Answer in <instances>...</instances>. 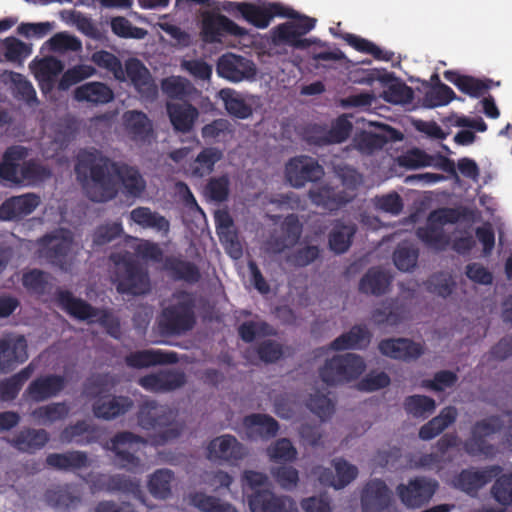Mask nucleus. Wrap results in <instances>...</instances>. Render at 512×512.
I'll use <instances>...</instances> for the list:
<instances>
[{
  "label": "nucleus",
  "instance_id": "nucleus-24",
  "mask_svg": "<svg viewBox=\"0 0 512 512\" xmlns=\"http://www.w3.org/2000/svg\"><path fill=\"white\" fill-rule=\"evenodd\" d=\"M126 74L136 91L142 98L153 101L158 95V88L151 77L149 70L138 59H131L126 63Z\"/></svg>",
  "mask_w": 512,
  "mask_h": 512
},
{
  "label": "nucleus",
  "instance_id": "nucleus-10",
  "mask_svg": "<svg viewBox=\"0 0 512 512\" xmlns=\"http://www.w3.org/2000/svg\"><path fill=\"white\" fill-rule=\"evenodd\" d=\"M503 426L504 422L498 415H492L477 421L472 426L471 436L464 442L466 453L470 456H494L495 446L488 443L486 438L500 432Z\"/></svg>",
  "mask_w": 512,
  "mask_h": 512
},
{
  "label": "nucleus",
  "instance_id": "nucleus-42",
  "mask_svg": "<svg viewBox=\"0 0 512 512\" xmlns=\"http://www.w3.org/2000/svg\"><path fill=\"white\" fill-rule=\"evenodd\" d=\"M356 229V225L353 223L346 224L337 220L328 236L330 249L336 254L345 253L352 244Z\"/></svg>",
  "mask_w": 512,
  "mask_h": 512
},
{
  "label": "nucleus",
  "instance_id": "nucleus-34",
  "mask_svg": "<svg viewBox=\"0 0 512 512\" xmlns=\"http://www.w3.org/2000/svg\"><path fill=\"white\" fill-rule=\"evenodd\" d=\"M166 109L174 130L181 133L190 132L199 116L197 108L188 102H169Z\"/></svg>",
  "mask_w": 512,
  "mask_h": 512
},
{
  "label": "nucleus",
  "instance_id": "nucleus-62",
  "mask_svg": "<svg viewBox=\"0 0 512 512\" xmlns=\"http://www.w3.org/2000/svg\"><path fill=\"white\" fill-rule=\"evenodd\" d=\"M384 99L393 104H409L414 99V91L405 82L395 79L383 92Z\"/></svg>",
  "mask_w": 512,
  "mask_h": 512
},
{
  "label": "nucleus",
  "instance_id": "nucleus-27",
  "mask_svg": "<svg viewBox=\"0 0 512 512\" xmlns=\"http://www.w3.org/2000/svg\"><path fill=\"white\" fill-rule=\"evenodd\" d=\"M178 354L174 351L160 349H146L131 352L125 357L127 366L141 369L155 365L175 364L178 362Z\"/></svg>",
  "mask_w": 512,
  "mask_h": 512
},
{
  "label": "nucleus",
  "instance_id": "nucleus-3",
  "mask_svg": "<svg viewBox=\"0 0 512 512\" xmlns=\"http://www.w3.org/2000/svg\"><path fill=\"white\" fill-rule=\"evenodd\" d=\"M177 298L179 300L163 308L158 317V327L163 335H183L196 324L194 298L184 291L179 293Z\"/></svg>",
  "mask_w": 512,
  "mask_h": 512
},
{
  "label": "nucleus",
  "instance_id": "nucleus-31",
  "mask_svg": "<svg viewBox=\"0 0 512 512\" xmlns=\"http://www.w3.org/2000/svg\"><path fill=\"white\" fill-rule=\"evenodd\" d=\"M124 124L130 138L138 143H149L153 137V125L148 116L138 110L124 113Z\"/></svg>",
  "mask_w": 512,
  "mask_h": 512
},
{
  "label": "nucleus",
  "instance_id": "nucleus-16",
  "mask_svg": "<svg viewBox=\"0 0 512 512\" xmlns=\"http://www.w3.org/2000/svg\"><path fill=\"white\" fill-rule=\"evenodd\" d=\"M72 243L70 236L47 234L39 240V252L48 263L61 270H66Z\"/></svg>",
  "mask_w": 512,
  "mask_h": 512
},
{
  "label": "nucleus",
  "instance_id": "nucleus-52",
  "mask_svg": "<svg viewBox=\"0 0 512 512\" xmlns=\"http://www.w3.org/2000/svg\"><path fill=\"white\" fill-rule=\"evenodd\" d=\"M92 432L93 429L85 420H79L75 424L65 427L61 431L59 439L66 444L87 445L93 441Z\"/></svg>",
  "mask_w": 512,
  "mask_h": 512
},
{
  "label": "nucleus",
  "instance_id": "nucleus-23",
  "mask_svg": "<svg viewBox=\"0 0 512 512\" xmlns=\"http://www.w3.org/2000/svg\"><path fill=\"white\" fill-rule=\"evenodd\" d=\"M248 505L251 512H298L290 498L277 496L269 489L248 495Z\"/></svg>",
  "mask_w": 512,
  "mask_h": 512
},
{
  "label": "nucleus",
  "instance_id": "nucleus-21",
  "mask_svg": "<svg viewBox=\"0 0 512 512\" xmlns=\"http://www.w3.org/2000/svg\"><path fill=\"white\" fill-rule=\"evenodd\" d=\"M501 472L502 467L499 465L488 466L481 470L463 469L456 476L454 486L469 495H475L479 489L491 482Z\"/></svg>",
  "mask_w": 512,
  "mask_h": 512
},
{
  "label": "nucleus",
  "instance_id": "nucleus-20",
  "mask_svg": "<svg viewBox=\"0 0 512 512\" xmlns=\"http://www.w3.org/2000/svg\"><path fill=\"white\" fill-rule=\"evenodd\" d=\"M245 456L244 446L237 438L225 434L212 439L207 446V458L210 461L235 464Z\"/></svg>",
  "mask_w": 512,
  "mask_h": 512
},
{
  "label": "nucleus",
  "instance_id": "nucleus-19",
  "mask_svg": "<svg viewBox=\"0 0 512 512\" xmlns=\"http://www.w3.org/2000/svg\"><path fill=\"white\" fill-rule=\"evenodd\" d=\"M27 341L23 335H7L0 339V373H8L28 359Z\"/></svg>",
  "mask_w": 512,
  "mask_h": 512
},
{
  "label": "nucleus",
  "instance_id": "nucleus-54",
  "mask_svg": "<svg viewBox=\"0 0 512 512\" xmlns=\"http://www.w3.org/2000/svg\"><path fill=\"white\" fill-rule=\"evenodd\" d=\"M97 73L92 65L78 64L67 69L61 76L57 88L60 91H67L73 85H76Z\"/></svg>",
  "mask_w": 512,
  "mask_h": 512
},
{
  "label": "nucleus",
  "instance_id": "nucleus-29",
  "mask_svg": "<svg viewBox=\"0 0 512 512\" xmlns=\"http://www.w3.org/2000/svg\"><path fill=\"white\" fill-rule=\"evenodd\" d=\"M243 426L249 438L268 440L275 437L279 431V423L270 415L252 413L243 418Z\"/></svg>",
  "mask_w": 512,
  "mask_h": 512
},
{
  "label": "nucleus",
  "instance_id": "nucleus-6",
  "mask_svg": "<svg viewBox=\"0 0 512 512\" xmlns=\"http://www.w3.org/2000/svg\"><path fill=\"white\" fill-rule=\"evenodd\" d=\"M287 13L293 16H284L291 19L285 23L279 24L273 28V39L276 43L286 44L295 49H307L317 42L316 39L304 38L301 36L314 29L317 20L315 18L302 15L296 10L287 7Z\"/></svg>",
  "mask_w": 512,
  "mask_h": 512
},
{
  "label": "nucleus",
  "instance_id": "nucleus-15",
  "mask_svg": "<svg viewBox=\"0 0 512 512\" xmlns=\"http://www.w3.org/2000/svg\"><path fill=\"white\" fill-rule=\"evenodd\" d=\"M66 378L58 374L41 375L33 379L23 393V398L35 403L58 396L66 387Z\"/></svg>",
  "mask_w": 512,
  "mask_h": 512
},
{
  "label": "nucleus",
  "instance_id": "nucleus-1",
  "mask_svg": "<svg viewBox=\"0 0 512 512\" xmlns=\"http://www.w3.org/2000/svg\"><path fill=\"white\" fill-rule=\"evenodd\" d=\"M74 170L80 183L84 185L88 180L93 183L87 191L93 202H107L117 196L114 176L128 196L139 197L146 188V182L136 167L113 161L96 148L81 149L76 156Z\"/></svg>",
  "mask_w": 512,
  "mask_h": 512
},
{
  "label": "nucleus",
  "instance_id": "nucleus-14",
  "mask_svg": "<svg viewBox=\"0 0 512 512\" xmlns=\"http://www.w3.org/2000/svg\"><path fill=\"white\" fill-rule=\"evenodd\" d=\"M308 197L313 205L325 211L333 212L351 202L354 195L343 187L325 183L313 186L308 191Z\"/></svg>",
  "mask_w": 512,
  "mask_h": 512
},
{
  "label": "nucleus",
  "instance_id": "nucleus-56",
  "mask_svg": "<svg viewBox=\"0 0 512 512\" xmlns=\"http://www.w3.org/2000/svg\"><path fill=\"white\" fill-rule=\"evenodd\" d=\"M342 38L355 50L362 53L370 54L376 60L390 61L392 59V52L383 51L376 44L365 38H362L351 33H345Z\"/></svg>",
  "mask_w": 512,
  "mask_h": 512
},
{
  "label": "nucleus",
  "instance_id": "nucleus-32",
  "mask_svg": "<svg viewBox=\"0 0 512 512\" xmlns=\"http://www.w3.org/2000/svg\"><path fill=\"white\" fill-rule=\"evenodd\" d=\"M336 475L329 468H323L319 474V481L335 489H342L353 481L358 474L356 466L349 464L344 459H337L334 461Z\"/></svg>",
  "mask_w": 512,
  "mask_h": 512
},
{
  "label": "nucleus",
  "instance_id": "nucleus-51",
  "mask_svg": "<svg viewBox=\"0 0 512 512\" xmlns=\"http://www.w3.org/2000/svg\"><path fill=\"white\" fill-rule=\"evenodd\" d=\"M173 480L174 473L171 470L166 468L157 469L149 477L148 490L154 498L165 500L172 494Z\"/></svg>",
  "mask_w": 512,
  "mask_h": 512
},
{
  "label": "nucleus",
  "instance_id": "nucleus-22",
  "mask_svg": "<svg viewBox=\"0 0 512 512\" xmlns=\"http://www.w3.org/2000/svg\"><path fill=\"white\" fill-rule=\"evenodd\" d=\"M380 353L386 357L410 362L421 357L425 347L408 338H387L378 344Z\"/></svg>",
  "mask_w": 512,
  "mask_h": 512
},
{
  "label": "nucleus",
  "instance_id": "nucleus-7",
  "mask_svg": "<svg viewBox=\"0 0 512 512\" xmlns=\"http://www.w3.org/2000/svg\"><path fill=\"white\" fill-rule=\"evenodd\" d=\"M365 368L366 365L361 356L346 353L326 360L319 369V376L325 384L333 386L358 378Z\"/></svg>",
  "mask_w": 512,
  "mask_h": 512
},
{
  "label": "nucleus",
  "instance_id": "nucleus-44",
  "mask_svg": "<svg viewBox=\"0 0 512 512\" xmlns=\"http://www.w3.org/2000/svg\"><path fill=\"white\" fill-rule=\"evenodd\" d=\"M130 218L133 222L142 228H151L164 235L170 231V222L157 212H152L148 207H137L130 212Z\"/></svg>",
  "mask_w": 512,
  "mask_h": 512
},
{
  "label": "nucleus",
  "instance_id": "nucleus-26",
  "mask_svg": "<svg viewBox=\"0 0 512 512\" xmlns=\"http://www.w3.org/2000/svg\"><path fill=\"white\" fill-rule=\"evenodd\" d=\"M186 383L184 372L168 370L145 375L139 379V385L151 392H169L176 390Z\"/></svg>",
  "mask_w": 512,
  "mask_h": 512
},
{
  "label": "nucleus",
  "instance_id": "nucleus-2",
  "mask_svg": "<svg viewBox=\"0 0 512 512\" xmlns=\"http://www.w3.org/2000/svg\"><path fill=\"white\" fill-rule=\"evenodd\" d=\"M30 149L22 145H11L6 148L0 162V179L11 184L37 185L52 176L50 168L37 159L26 158Z\"/></svg>",
  "mask_w": 512,
  "mask_h": 512
},
{
  "label": "nucleus",
  "instance_id": "nucleus-4",
  "mask_svg": "<svg viewBox=\"0 0 512 512\" xmlns=\"http://www.w3.org/2000/svg\"><path fill=\"white\" fill-rule=\"evenodd\" d=\"M56 299L58 305L70 316L81 321L97 318V322L106 328L109 335L119 337L120 323L107 310L96 308L85 300L74 297L68 290L57 291Z\"/></svg>",
  "mask_w": 512,
  "mask_h": 512
},
{
  "label": "nucleus",
  "instance_id": "nucleus-58",
  "mask_svg": "<svg viewBox=\"0 0 512 512\" xmlns=\"http://www.w3.org/2000/svg\"><path fill=\"white\" fill-rule=\"evenodd\" d=\"M91 61L99 68L105 69L113 74L115 79L124 80L125 73L120 59L113 53L106 50H99L91 55Z\"/></svg>",
  "mask_w": 512,
  "mask_h": 512
},
{
  "label": "nucleus",
  "instance_id": "nucleus-39",
  "mask_svg": "<svg viewBox=\"0 0 512 512\" xmlns=\"http://www.w3.org/2000/svg\"><path fill=\"white\" fill-rule=\"evenodd\" d=\"M457 415V409L454 406L443 408L439 415L433 417L419 429V438L424 441L432 440L453 424Z\"/></svg>",
  "mask_w": 512,
  "mask_h": 512
},
{
  "label": "nucleus",
  "instance_id": "nucleus-38",
  "mask_svg": "<svg viewBox=\"0 0 512 512\" xmlns=\"http://www.w3.org/2000/svg\"><path fill=\"white\" fill-rule=\"evenodd\" d=\"M457 415V409L454 406L443 408L439 415L433 417L419 429V438L424 441L432 440L453 424Z\"/></svg>",
  "mask_w": 512,
  "mask_h": 512
},
{
  "label": "nucleus",
  "instance_id": "nucleus-13",
  "mask_svg": "<svg viewBox=\"0 0 512 512\" xmlns=\"http://www.w3.org/2000/svg\"><path fill=\"white\" fill-rule=\"evenodd\" d=\"M217 73L231 82L254 79L257 73L254 62L235 53L223 54L217 62Z\"/></svg>",
  "mask_w": 512,
  "mask_h": 512
},
{
  "label": "nucleus",
  "instance_id": "nucleus-55",
  "mask_svg": "<svg viewBox=\"0 0 512 512\" xmlns=\"http://www.w3.org/2000/svg\"><path fill=\"white\" fill-rule=\"evenodd\" d=\"M405 411L416 418H427L436 409V402L426 395H411L403 403Z\"/></svg>",
  "mask_w": 512,
  "mask_h": 512
},
{
  "label": "nucleus",
  "instance_id": "nucleus-43",
  "mask_svg": "<svg viewBox=\"0 0 512 512\" xmlns=\"http://www.w3.org/2000/svg\"><path fill=\"white\" fill-rule=\"evenodd\" d=\"M46 463L58 470L69 471L87 467L89 461L87 454L83 451H68L49 454L46 457Z\"/></svg>",
  "mask_w": 512,
  "mask_h": 512
},
{
  "label": "nucleus",
  "instance_id": "nucleus-28",
  "mask_svg": "<svg viewBox=\"0 0 512 512\" xmlns=\"http://www.w3.org/2000/svg\"><path fill=\"white\" fill-rule=\"evenodd\" d=\"M389 503V489L383 480L373 479L366 484L361 497L363 512H380Z\"/></svg>",
  "mask_w": 512,
  "mask_h": 512
},
{
  "label": "nucleus",
  "instance_id": "nucleus-12",
  "mask_svg": "<svg viewBox=\"0 0 512 512\" xmlns=\"http://www.w3.org/2000/svg\"><path fill=\"white\" fill-rule=\"evenodd\" d=\"M285 175L291 186L301 188L307 182L320 180L324 175V169L316 159L301 155L288 161Z\"/></svg>",
  "mask_w": 512,
  "mask_h": 512
},
{
  "label": "nucleus",
  "instance_id": "nucleus-45",
  "mask_svg": "<svg viewBox=\"0 0 512 512\" xmlns=\"http://www.w3.org/2000/svg\"><path fill=\"white\" fill-rule=\"evenodd\" d=\"M389 285V276L380 268L372 267L361 278L359 291L367 295L381 296L386 293Z\"/></svg>",
  "mask_w": 512,
  "mask_h": 512
},
{
  "label": "nucleus",
  "instance_id": "nucleus-25",
  "mask_svg": "<svg viewBox=\"0 0 512 512\" xmlns=\"http://www.w3.org/2000/svg\"><path fill=\"white\" fill-rule=\"evenodd\" d=\"M40 204V198L34 193H26L6 199L0 206V219L20 220L30 215Z\"/></svg>",
  "mask_w": 512,
  "mask_h": 512
},
{
  "label": "nucleus",
  "instance_id": "nucleus-63",
  "mask_svg": "<svg viewBox=\"0 0 512 512\" xmlns=\"http://www.w3.org/2000/svg\"><path fill=\"white\" fill-rule=\"evenodd\" d=\"M353 129L352 123L346 115L339 116L332 124L331 128L322 138L323 144H339L346 141Z\"/></svg>",
  "mask_w": 512,
  "mask_h": 512
},
{
  "label": "nucleus",
  "instance_id": "nucleus-5",
  "mask_svg": "<svg viewBox=\"0 0 512 512\" xmlns=\"http://www.w3.org/2000/svg\"><path fill=\"white\" fill-rule=\"evenodd\" d=\"M173 419L172 410L155 400L145 399L139 405L138 424L146 430H161L160 438L163 443L176 439L181 434V428L173 423Z\"/></svg>",
  "mask_w": 512,
  "mask_h": 512
},
{
  "label": "nucleus",
  "instance_id": "nucleus-53",
  "mask_svg": "<svg viewBox=\"0 0 512 512\" xmlns=\"http://www.w3.org/2000/svg\"><path fill=\"white\" fill-rule=\"evenodd\" d=\"M190 502L201 512H238L232 504L204 492L191 494Z\"/></svg>",
  "mask_w": 512,
  "mask_h": 512
},
{
  "label": "nucleus",
  "instance_id": "nucleus-60",
  "mask_svg": "<svg viewBox=\"0 0 512 512\" xmlns=\"http://www.w3.org/2000/svg\"><path fill=\"white\" fill-rule=\"evenodd\" d=\"M45 500L48 505L56 509H70L80 502V498L65 487L48 489L45 493Z\"/></svg>",
  "mask_w": 512,
  "mask_h": 512
},
{
  "label": "nucleus",
  "instance_id": "nucleus-30",
  "mask_svg": "<svg viewBox=\"0 0 512 512\" xmlns=\"http://www.w3.org/2000/svg\"><path fill=\"white\" fill-rule=\"evenodd\" d=\"M444 78L454 84L462 93L472 97L479 98L483 96L493 85L491 79H479L469 75H461L455 70H446L443 73Z\"/></svg>",
  "mask_w": 512,
  "mask_h": 512
},
{
  "label": "nucleus",
  "instance_id": "nucleus-37",
  "mask_svg": "<svg viewBox=\"0 0 512 512\" xmlns=\"http://www.w3.org/2000/svg\"><path fill=\"white\" fill-rule=\"evenodd\" d=\"M457 415V409L454 406L443 408L439 415L433 417L419 429V438L424 441L432 440L453 424Z\"/></svg>",
  "mask_w": 512,
  "mask_h": 512
},
{
  "label": "nucleus",
  "instance_id": "nucleus-48",
  "mask_svg": "<svg viewBox=\"0 0 512 512\" xmlns=\"http://www.w3.org/2000/svg\"><path fill=\"white\" fill-rule=\"evenodd\" d=\"M437 221H430L424 227H418L417 237L429 248L436 251H444L450 244V238L445 234L443 228L436 226Z\"/></svg>",
  "mask_w": 512,
  "mask_h": 512
},
{
  "label": "nucleus",
  "instance_id": "nucleus-36",
  "mask_svg": "<svg viewBox=\"0 0 512 512\" xmlns=\"http://www.w3.org/2000/svg\"><path fill=\"white\" fill-rule=\"evenodd\" d=\"M164 268L177 281L195 284L201 279L197 265L179 256H167L164 260Z\"/></svg>",
  "mask_w": 512,
  "mask_h": 512
},
{
  "label": "nucleus",
  "instance_id": "nucleus-11",
  "mask_svg": "<svg viewBox=\"0 0 512 512\" xmlns=\"http://www.w3.org/2000/svg\"><path fill=\"white\" fill-rule=\"evenodd\" d=\"M140 443H146L145 439L130 431L119 432L111 438L109 449L114 452L115 464L120 469L134 472L141 467V460L134 449Z\"/></svg>",
  "mask_w": 512,
  "mask_h": 512
},
{
  "label": "nucleus",
  "instance_id": "nucleus-46",
  "mask_svg": "<svg viewBox=\"0 0 512 512\" xmlns=\"http://www.w3.org/2000/svg\"><path fill=\"white\" fill-rule=\"evenodd\" d=\"M222 156L223 153L218 148H203L190 164L191 175L196 178L210 175L214 170L215 164L221 160Z\"/></svg>",
  "mask_w": 512,
  "mask_h": 512
},
{
  "label": "nucleus",
  "instance_id": "nucleus-47",
  "mask_svg": "<svg viewBox=\"0 0 512 512\" xmlns=\"http://www.w3.org/2000/svg\"><path fill=\"white\" fill-rule=\"evenodd\" d=\"M219 97L224 103L226 111L237 119H247L252 113L253 109L245 99L235 90L230 88L221 89Z\"/></svg>",
  "mask_w": 512,
  "mask_h": 512
},
{
  "label": "nucleus",
  "instance_id": "nucleus-8",
  "mask_svg": "<svg viewBox=\"0 0 512 512\" xmlns=\"http://www.w3.org/2000/svg\"><path fill=\"white\" fill-rule=\"evenodd\" d=\"M439 487L440 484L435 478L418 475L410 478L407 483L398 484L396 494L407 509L416 510L427 506Z\"/></svg>",
  "mask_w": 512,
  "mask_h": 512
},
{
  "label": "nucleus",
  "instance_id": "nucleus-57",
  "mask_svg": "<svg viewBox=\"0 0 512 512\" xmlns=\"http://www.w3.org/2000/svg\"><path fill=\"white\" fill-rule=\"evenodd\" d=\"M419 250L411 243H400L393 253L395 266L401 271H411L417 265Z\"/></svg>",
  "mask_w": 512,
  "mask_h": 512
},
{
  "label": "nucleus",
  "instance_id": "nucleus-61",
  "mask_svg": "<svg viewBox=\"0 0 512 512\" xmlns=\"http://www.w3.org/2000/svg\"><path fill=\"white\" fill-rule=\"evenodd\" d=\"M271 461L277 463L293 462L297 457V450L288 438H280L267 448Z\"/></svg>",
  "mask_w": 512,
  "mask_h": 512
},
{
  "label": "nucleus",
  "instance_id": "nucleus-50",
  "mask_svg": "<svg viewBox=\"0 0 512 512\" xmlns=\"http://www.w3.org/2000/svg\"><path fill=\"white\" fill-rule=\"evenodd\" d=\"M425 86L429 87L423 96V106L426 108L441 107L455 99L461 100L452 88L444 83L430 84L425 82Z\"/></svg>",
  "mask_w": 512,
  "mask_h": 512
},
{
  "label": "nucleus",
  "instance_id": "nucleus-35",
  "mask_svg": "<svg viewBox=\"0 0 512 512\" xmlns=\"http://www.w3.org/2000/svg\"><path fill=\"white\" fill-rule=\"evenodd\" d=\"M73 97L78 102L103 105L114 99V92L106 83L92 81L78 86L74 90Z\"/></svg>",
  "mask_w": 512,
  "mask_h": 512
},
{
  "label": "nucleus",
  "instance_id": "nucleus-59",
  "mask_svg": "<svg viewBox=\"0 0 512 512\" xmlns=\"http://www.w3.org/2000/svg\"><path fill=\"white\" fill-rule=\"evenodd\" d=\"M101 488L110 492L135 493L139 489L137 481L123 474L101 475Z\"/></svg>",
  "mask_w": 512,
  "mask_h": 512
},
{
  "label": "nucleus",
  "instance_id": "nucleus-49",
  "mask_svg": "<svg viewBox=\"0 0 512 512\" xmlns=\"http://www.w3.org/2000/svg\"><path fill=\"white\" fill-rule=\"evenodd\" d=\"M34 366L28 364L18 373L0 382V398L3 401L14 400L21 391L24 383L32 376Z\"/></svg>",
  "mask_w": 512,
  "mask_h": 512
},
{
  "label": "nucleus",
  "instance_id": "nucleus-64",
  "mask_svg": "<svg viewBox=\"0 0 512 512\" xmlns=\"http://www.w3.org/2000/svg\"><path fill=\"white\" fill-rule=\"evenodd\" d=\"M0 53L7 61L21 63L30 53V48L15 37H8L0 43Z\"/></svg>",
  "mask_w": 512,
  "mask_h": 512
},
{
  "label": "nucleus",
  "instance_id": "nucleus-40",
  "mask_svg": "<svg viewBox=\"0 0 512 512\" xmlns=\"http://www.w3.org/2000/svg\"><path fill=\"white\" fill-rule=\"evenodd\" d=\"M371 341V333L365 325H354L348 332L341 334L331 343L336 351L362 349Z\"/></svg>",
  "mask_w": 512,
  "mask_h": 512
},
{
  "label": "nucleus",
  "instance_id": "nucleus-17",
  "mask_svg": "<svg viewBox=\"0 0 512 512\" xmlns=\"http://www.w3.org/2000/svg\"><path fill=\"white\" fill-rule=\"evenodd\" d=\"M248 31L223 14L207 15L202 23V36L207 43L221 41L224 35L245 37Z\"/></svg>",
  "mask_w": 512,
  "mask_h": 512
},
{
  "label": "nucleus",
  "instance_id": "nucleus-33",
  "mask_svg": "<svg viewBox=\"0 0 512 512\" xmlns=\"http://www.w3.org/2000/svg\"><path fill=\"white\" fill-rule=\"evenodd\" d=\"M133 405V400L128 396L101 397L93 403V413L99 419L112 420L124 415Z\"/></svg>",
  "mask_w": 512,
  "mask_h": 512
},
{
  "label": "nucleus",
  "instance_id": "nucleus-41",
  "mask_svg": "<svg viewBox=\"0 0 512 512\" xmlns=\"http://www.w3.org/2000/svg\"><path fill=\"white\" fill-rule=\"evenodd\" d=\"M48 441L49 435L46 430L27 428L11 440V445L21 452L34 453L43 448Z\"/></svg>",
  "mask_w": 512,
  "mask_h": 512
},
{
  "label": "nucleus",
  "instance_id": "nucleus-9",
  "mask_svg": "<svg viewBox=\"0 0 512 512\" xmlns=\"http://www.w3.org/2000/svg\"><path fill=\"white\" fill-rule=\"evenodd\" d=\"M116 289L121 294L140 296L151 290L148 271L138 261L123 257L117 261Z\"/></svg>",
  "mask_w": 512,
  "mask_h": 512
},
{
  "label": "nucleus",
  "instance_id": "nucleus-18",
  "mask_svg": "<svg viewBox=\"0 0 512 512\" xmlns=\"http://www.w3.org/2000/svg\"><path fill=\"white\" fill-rule=\"evenodd\" d=\"M238 7L241 9L242 17L259 29L267 28L274 17L293 16L287 13V6L278 2L264 3L262 5L244 2L238 5Z\"/></svg>",
  "mask_w": 512,
  "mask_h": 512
}]
</instances>
